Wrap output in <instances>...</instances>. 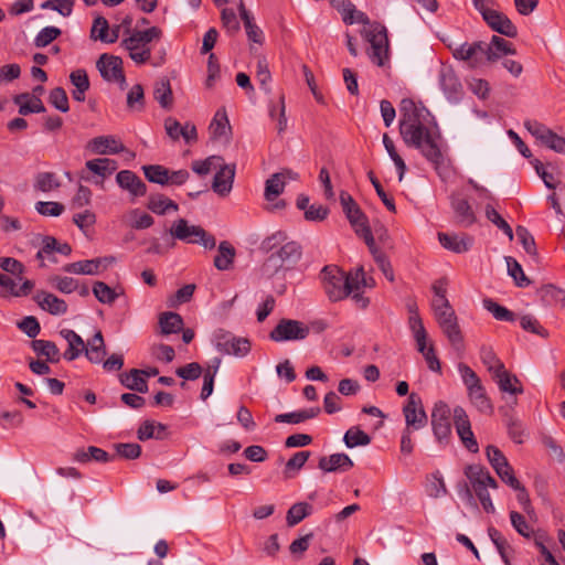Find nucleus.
<instances>
[{"mask_svg":"<svg viewBox=\"0 0 565 565\" xmlns=\"http://www.w3.org/2000/svg\"><path fill=\"white\" fill-rule=\"evenodd\" d=\"M482 303H483L484 309H487L489 312H491L492 316L494 317V319H497L499 321L513 322L516 320V316L513 311L499 305L497 301H494L491 298L483 299Z\"/></svg>","mask_w":565,"mask_h":565,"instance_id":"8fccbe9b","label":"nucleus"},{"mask_svg":"<svg viewBox=\"0 0 565 565\" xmlns=\"http://www.w3.org/2000/svg\"><path fill=\"white\" fill-rule=\"evenodd\" d=\"M285 189V173H274L265 183L264 196L267 201H274Z\"/></svg>","mask_w":565,"mask_h":565,"instance_id":"de8ad7c7","label":"nucleus"},{"mask_svg":"<svg viewBox=\"0 0 565 565\" xmlns=\"http://www.w3.org/2000/svg\"><path fill=\"white\" fill-rule=\"evenodd\" d=\"M480 358L488 372L491 373L492 376L499 372V367L500 370L505 367L504 364L497 358L495 353L489 348H482Z\"/></svg>","mask_w":565,"mask_h":565,"instance_id":"69168bd1","label":"nucleus"},{"mask_svg":"<svg viewBox=\"0 0 565 565\" xmlns=\"http://www.w3.org/2000/svg\"><path fill=\"white\" fill-rule=\"evenodd\" d=\"M486 51V60L488 63H494L503 56L516 54V50L513 43L498 35H492L490 42L487 43Z\"/></svg>","mask_w":565,"mask_h":565,"instance_id":"cd10ccee","label":"nucleus"},{"mask_svg":"<svg viewBox=\"0 0 565 565\" xmlns=\"http://www.w3.org/2000/svg\"><path fill=\"white\" fill-rule=\"evenodd\" d=\"M450 204L455 213L456 222L462 227H470L476 223V214L468 200L452 194Z\"/></svg>","mask_w":565,"mask_h":565,"instance_id":"bb28decb","label":"nucleus"},{"mask_svg":"<svg viewBox=\"0 0 565 565\" xmlns=\"http://www.w3.org/2000/svg\"><path fill=\"white\" fill-rule=\"evenodd\" d=\"M406 427L404 429L419 430L424 428L428 422L427 414L424 409L422 398L416 393H411L407 403L403 407Z\"/></svg>","mask_w":565,"mask_h":565,"instance_id":"dca6fc26","label":"nucleus"},{"mask_svg":"<svg viewBox=\"0 0 565 565\" xmlns=\"http://www.w3.org/2000/svg\"><path fill=\"white\" fill-rule=\"evenodd\" d=\"M85 355L89 362L98 364L104 361L106 355V347L104 337L100 331H97L94 337L87 342Z\"/></svg>","mask_w":565,"mask_h":565,"instance_id":"f704fd0d","label":"nucleus"},{"mask_svg":"<svg viewBox=\"0 0 565 565\" xmlns=\"http://www.w3.org/2000/svg\"><path fill=\"white\" fill-rule=\"evenodd\" d=\"M330 3L340 12L344 23L370 24L369 17L364 12L356 10L351 0H330Z\"/></svg>","mask_w":565,"mask_h":565,"instance_id":"a878e982","label":"nucleus"},{"mask_svg":"<svg viewBox=\"0 0 565 565\" xmlns=\"http://www.w3.org/2000/svg\"><path fill=\"white\" fill-rule=\"evenodd\" d=\"M437 321L451 345L457 350H461L463 347V337L455 311L441 313V318Z\"/></svg>","mask_w":565,"mask_h":565,"instance_id":"5701e85b","label":"nucleus"},{"mask_svg":"<svg viewBox=\"0 0 565 565\" xmlns=\"http://www.w3.org/2000/svg\"><path fill=\"white\" fill-rule=\"evenodd\" d=\"M320 279L326 295L332 302L344 299L354 290L360 289V285H366L362 267L356 270L354 276H345L337 266H324L320 273Z\"/></svg>","mask_w":565,"mask_h":565,"instance_id":"f03ea898","label":"nucleus"},{"mask_svg":"<svg viewBox=\"0 0 565 565\" xmlns=\"http://www.w3.org/2000/svg\"><path fill=\"white\" fill-rule=\"evenodd\" d=\"M116 454L128 460L137 459L141 455V446L136 443H119L114 445Z\"/></svg>","mask_w":565,"mask_h":565,"instance_id":"774afa93","label":"nucleus"},{"mask_svg":"<svg viewBox=\"0 0 565 565\" xmlns=\"http://www.w3.org/2000/svg\"><path fill=\"white\" fill-rule=\"evenodd\" d=\"M213 343L220 353L237 358L246 356L250 352L252 347L247 338L236 337L224 329H217L213 333Z\"/></svg>","mask_w":565,"mask_h":565,"instance_id":"9d476101","label":"nucleus"},{"mask_svg":"<svg viewBox=\"0 0 565 565\" xmlns=\"http://www.w3.org/2000/svg\"><path fill=\"white\" fill-rule=\"evenodd\" d=\"M102 77L108 82L126 83L122 60L119 56L102 54L96 63Z\"/></svg>","mask_w":565,"mask_h":565,"instance_id":"6ab92c4d","label":"nucleus"},{"mask_svg":"<svg viewBox=\"0 0 565 565\" xmlns=\"http://www.w3.org/2000/svg\"><path fill=\"white\" fill-rule=\"evenodd\" d=\"M399 134L407 147L417 149L435 168L444 162L443 136L430 111L405 98L399 108Z\"/></svg>","mask_w":565,"mask_h":565,"instance_id":"f257e3e1","label":"nucleus"},{"mask_svg":"<svg viewBox=\"0 0 565 565\" xmlns=\"http://www.w3.org/2000/svg\"><path fill=\"white\" fill-rule=\"evenodd\" d=\"M532 164L536 173L543 180L545 186L555 190L559 184L561 171L558 167L551 162L544 166L539 159H534Z\"/></svg>","mask_w":565,"mask_h":565,"instance_id":"72a5a7b5","label":"nucleus"},{"mask_svg":"<svg viewBox=\"0 0 565 565\" xmlns=\"http://www.w3.org/2000/svg\"><path fill=\"white\" fill-rule=\"evenodd\" d=\"M235 177V166L224 164L215 173L212 182V189L221 196H226L232 188Z\"/></svg>","mask_w":565,"mask_h":565,"instance_id":"c756f323","label":"nucleus"},{"mask_svg":"<svg viewBox=\"0 0 565 565\" xmlns=\"http://www.w3.org/2000/svg\"><path fill=\"white\" fill-rule=\"evenodd\" d=\"M116 259L113 256L85 259L66 264L63 267V270L66 273L77 275H98L102 270L106 269Z\"/></svg>","mask_w":565,"mask_h":565,"instance_id":"aec40b11","label":"nucleus"},{"mask_svg":"<svg viewBox=\"0 0 565 565\" xmlns=\"http://www.w3.org/2000/svg\"><path fill=\"white\" fill-rule=\"evenodd\" d=\"M238 9L248 40L262 45L264 43V33L262 29L254 22V18L247 11L243 1H241Z\"/></svg>","mask_w":565,"mask_h":565,"instance_id":"c9c22d12","label":"nucleus"},{"mask_svg":"<svg viewBox=\"0 0 565 565\" xmlns=\"http://www.w3.org/2000/svg\"><path fill=\"white\" fill-rule=\"evenodd\" d=\"M146 179L156 184L168 185L169 169L161 164H148L142 167Z\"/></svg>","mask_w":565,"mask_h":565,"instance_id":"09e8293b","label":"nucleus"},{"mask_svg":"<svg viewBox=\"0 0 565 565\" xmlns=\"http://www.w3.org/2000/svg\"><path fill=\"white\" fill-rule=\"evenodd\" d=\"M61 34V29L56 26H45L34 38V45L36 47H45L49 44H51L55 39H57Z\"/></svg>","mask_w":565,"mask_h":565,"instance_id":"0e129e2a","label":"nucleus"},{"mask_svg":"<svg viewBox=\"0 0 565 565\" xmlns=\"http://www.w3.org/2000/svg\"><path fill=\"white\" fill-rule=\"evenodd\" d=\"M287 234L278 231L270 236L266 237L260 245L262 250L271 253L268 257L269 262L279 263V266H294L299 262L302 255V248L299 243L295 241H287Z\"/></svg>","mask_w":565,"mask_h":565,"instance_id":"7ed1b4c3","label":"nucleus"},{"mask_svg":"<svg viewBox=\"0 0 565 565\" xmlns=\"http://www.w3.org/2000/svg\"><path fill=\"white\" fill-rule=\"evenodd\" d=\"M153 97L162 108L169 109L172 107L173 96L169 79L161 78L156 82L153 87Z\"/></svg>","mask_w":565,"mask_h":565,"instance_id":"37998d69","label":"nucleus"},{"mask_svg":"<svg viewBox=\"0 0 565 565\" xmlns=\"http://www.w3.org/2000/svg\"><path fill=\"white\" fill-rule=\"evenodd\" d=\"M430 423L436 440L439 444H447L451 436V425L450 409L445 402L439 401L434 405Z\"/></svg>","mask_w":565,"mask_h":565,"instance_id":"4468645a","label":"nucleus"},{"mask_svg":"<svg viewBox=\"0 0 565 565\" xmlns=\"http://www.w3.org/2000/svg\"><path fill=\"white\" fill-rule=\"evenodd\" d=\"M236 250L227 241H223L218 245L217 255L214 257V266L218 270H228L232 268Z\"/></svg>","mask_w":565,"mask_h":565,"instance_id":"4c0bfd02","label":"nucleus"},{"mask_svg":"<svg viewBox=\"0 0 565 565\" xmlns=\"http://www.w3.org/2000/svg\"><path fill=\"white\" fill-rule=\"evenodd\" d=\"M352 467V459L343 452L323 456L318 462V468L324 472H347Z\"/></svg>","mask_w":565,"mask_h":565,"instance_id":"c85d7f7f","label":"nucleus"},{"mask_svg":"<svg viewBox=\"0 0 565 565\" xmlns=\"http://www.w3.org/2000/svg\"><path fill=\"white\" fill-rule=\"evenodd\" d=\"M465 475L470 481L471 488L479 499L483 510L487 513H494L495 509L488 488L497 489V480L490 475L488 469L481 465L467 466Z\"/></svg>","mask_w":565,"mask_h":565,"instance_id":"423d86ee","label":"nucleus"},{"mask_svg":"<svg viewBox=\"0 0 565 565\" xmlns=\"http://www.w3.org/2000/svg\"><path fill=\"white\" fill-rule=\"evenodd\" d=\"M510 521H511L513 529L521 536H523L524 539H527V540L532 539V535L534 534V530L532 529V526H530V524L527 523V521L521 513H519L516 511H511L510 512Z\"/></svg>","mask_w":565,"mask_h":565,"instance_id":"052dcab7","label":"nucleus"},{"mask_svg":"<svg viewBox=\"0 0 565 565\" xmlns=\"http://www.w3.org/2000/svg\"><path fill=\"white\" fill-rule=\"evenodd\" d=\"M312 513V505L307 502H297L287 511L286 522L288 526H295Z\"/></svg>","mask_w":565,"mask_h":565,"instance_id":"a18cd8bd","label":"nucleus"},{"mask_svg":"<svg viewBox=\"0 0 565 565\" xmlns=\"http://www.w3.org/2000/svg\"><path fill=\"white\" fill-rule=\"evenodd\" d=\"M339 199L343 213L353 227L355 234L364 239L369 248H372L375 245V242L369 225L367 216L348 192L341 191Z\"/></svg>","mask_w":565,"mask_h":565,"instance_id":"0eeeda50","label":"nucleus"},{"mask_svg":"<svg viewBox=\"0 0 565 565\" xmlns=\"http://www.w3.org/2000/svg\"><path fill=\"white\" fill-rule=\"evenodd\" d=\"M147 207L157 215H164L169 211L177 212L179 210V205L163 194L150 195Z\"/></svg>","mask_w":565,"mask_h":565,"instance_id":"ea45409f","label":"nucleus"},{"mask_svg":"<svg viewBox=\"0 0 565 565\" xmlns=\"http://www.w3.org/2000/svg\"><path fill=\"white\" fill-rule=\"evenodd\" d=\"M498 384L499 390L502 393H509L511 395L522 394L523 386L516 375L510 373L505 367L499 369V372L492 376Z\"/></svg>","mask_w":565,"mask_h":565,"instance_id":"473e14b6","label":"nucleus"},{"mask_svg":"<svg viewBox=\"0 0 565 565\" xmlns=\"http://www.w3.org/2000/svg\"><path fill=\"white\" fill-rule=\"evenodd\" d=\"M438 77L440 88L446 97L451 102L459 100L462 94V85L454 68L443 64L439 68Z\"/></svg>","mask_w":565,"mask_h":565,"instance_id":"412c9836","label":"nucleus"},{"mask_svg":"<svg viewBox=\"0 0 565 565\" xmlns=\"http://www.w3.org/2000/svg\"><path fill=\"white\" fill-rule=\"evenodd\" d=\"M194 290H195L194 284L184 285L182 288L177 290V292L168 299V306L170 308H177L179 305L189 302L193 297Z\"/></svg>","mask_w":565,"mask_h":565,"instance_id":"680f3d73","label":"nucleus"},{"mask_svg":"<svg viewBox=\"0 0 565 565\" xmlns=\"http://www.w3.org/2000/svg\"><path fill=\"white\" fill-rule=\"evenodd\" d=\"M211 134L214 138L227 137L231 132V126L225 110H217L211 125Z\"/></svg>","mask_w":565,"mask_h":565,"instance_id":"3c124183","label":"nucleus"},{"mask_svg":"<svg viewBox=\"0 0 565 565\" xmlns=\"http://www.w3.org/2000/svg\"><path fill=\"white\" fill-rule=\"evenodd\" d=\"M524 127L542 146L565 154V137L557 135L537 120H525Z\"/></svg>","mask_w":565,"mask_h":565,"instance_id":"9b49d317","label":"nucleus"},{"mask_svg":"<svg viewBox=\"0 0 565 565\" xmlns=\"http://www.w3.org/2000/svg\"><path fill=\"white\" fill-rule=\"evenodd\" d=\"M438 241L444 248L457 254L468 252L473 244V238L467 234L438 233Z\"/></svg>","mask_w":565,"mask_h":565,"instance_id":"7c9ffc66","label":"nucleus"},{"mask_svg":"<svg viewBox=\"0 0 565 565\" xmlns=\"http://www.w3.org/2000/svg\"><path fill=\"white\" fill-rule=\"evenodd\" d=\"M117 184L128 191L134 198L143 196L147 193L146 183L132 171L121 170L116 175Z\"/></svg>","mask_w":565,"mask_h":565,"instance_id":"393cba45","label":"nucleus"},{"mask_svg":"<svg viewBox=\"0 0 565 565\" xmlns=\"http://www.w3.org/2000/svg\"><path fill=\"white\" fill-rule=\"evenodd\" d=\"M74 459L78 462H88L90 460L97 462H107L111 457L102 448L89 446L87 449H78L74 455Z\"/></svg>","mask_w":565,"mask_h":565,"instance_id":"c03bdc74","label":"nucleus"},{"mask_svg":"<svg viewBox=\"0 0 565 565\" xmlns=\"http://www.w3.org/2000/svg\"><path fill=\"white\" fill-rule=\"evenodd\" d=\"M93 294L102 303L111 305L116 301L118 295L104 281H96L93 286Z\"/></svg>","mask_w":565,"mask_h":565,"instance_id":"4d7b16f0","label":"nucleus"},{"mask_svg":"<svg viewBox=\"0 0 565 565\" xmlns=\"http://www.w3.org/2000/svg\"><path fill=\"white\" fill-rule=\"evenodd\" d=\"M34 189L41 192H50L58 189L61 182L54 172H39L34 179Z\"/></svg>","mask_w":565,"mask_h":565,"instance_id":"864d4df0","label":"nucleus"},{"mask_svg":"<svg viewBox=\"0 0 565 565\" xmlns=\"http://www.w3.org/2000/svg\"><path fill=\"white\" fill-rule=\"evenodd\" d=\"M505 262L508 266V274L513 278L515 285L521 288L527 287L531 284V280L524 274L519 262L511 256H507Z\"/></svg>","mask_w":565,"mask_h":565,"instance_id":"6e6d98bb","label":"nucleus"},{"mask_svg":"<svg viewBox=\"0 0 565 565\" xmlns=\"http://www.w3.org/2000/svg\"><path fill=\"white\" fill-rule=\"evenodd\" d=\"M169 232L173 238L186 244H200L206 249L216 246V239L212 234L200 225L190 224L185 218L174 221Z\"/></svg>","mask_w":565,"mask_h":565,"instance_id":"6e6552de","label":"nucleus"},{"mask_svg":"<svg viewBox=\"0 0 565 565\" xmlns=\"http://www.w3.org/2000/svg\"><path fill=\"white\" fill-rule=\"evenodd\" d=\"M320 407H312L308 409H302L298 412L278 414L275 417L276 423H287V424H299L307 419H311L317 417L320 414Z\"/></svg>","mask_w":565,"mask_h":565,"instance_id":"a19ab883","label":"nucleus"},{"mask_svg":"<svg viewBox=\"0 0 565 565\" xmlns=\"http://www.w3.org/2000/svg\"><path fill=\"white\" fill-rule=\"evenodd\" d=\"M488 535L491 539L492 543L495 545L503 563L505 565H510V559L507 555V548L510 547L508 541L503 537L501 532L493 526H490L488 529Z\"/></svg>","mask_w":565,"mask_h":565,"instance_id":"bf43d9fd","label":"nucleus"},{"mask_svg":"<svg viewBox=\"0 0 565 565\" xmlns=\"http://www.w3.org/2000/svg\"><path fill=\"white\" fill-rule=\"evenodd\" d=\"M362 31L363 38L371 44L367 55L372 63L384 66L390 58L387 30L380 23L366 24Z\"/></svg>","mask_w":565,"mask_h":565,"instance_id":"1a4fd4ad","label":"nucleus"},{"mask_svg":"<svg viewBox=\"0 0 565 565\" xmlns=\"http://www.w3.org/2000/svg\"><path fill=\"white\" fill-rule=\"evenodd\" d=\"M86 149L97 154H117L124 152L126 147L117 137L106 135L90 139L86 145Z\"/></svg>","mask_w":565,"mask_h":565,"instance_id":"4be33fe9","label":"nucleus"},{"mask_svg":"<svg viewBox=\"0 0 565 565\" xmlns=\"http://www.w3.org/2000/svg\"><path fill=\"white\" fill-rule=\"evenodd\" d=\"M520 324L521 328L527 332L537 334L542 338L548 337V331L543 326H541V323L535 317L531 315L522 316L520 319Z\"/></svg>","mask_w":565,"mask_h":565,"instance_id":"338daca9","label":"nucleus"},{"mask_svg":"<svg viewBox=\"0 0 565 565\" xmlns=\"http://www.w3.org/2000/svg\"><path fill=\"white\" fill-rule=\"evenodd\" d=\"M13 103L19 106V114L21 116H26L30 114H40L44 113L45 106L41 98L36 95H31L29 93H21L13 97Z\"/></svg>","mask_w":565,"mask_h":565,"instance_id":"2f4dec72","label":"nucleus"},{"mask_svg":"<svg viewBox=\"0 0 565 565\" xmlns=\"http://www.w3.org/2000/svg\"><path fill=\"white\" fill-rule=\"evenodd\" d=\"M31 347L36 354L45 356L51 363H57L61 360L60 350L53 341L33 340Z\"/></svg>","mask_w":565,"mask_h":565,"instance_id":"79ce46f5","label":"nucleus"},{"mask_svg":"<svg viewBox=\"0 0 565 565\" xmlns=\"http://www.w3.org/2000/svg\"><path fill=\"white\" fill-rule=\"evenodd\" d=\"M487 458L499 478L511 488L519 487V480L508 462L503 452L495 446L489 445L486 448Z\"/></svg>","mask_w":565,"mask_h":565,"instance_id":"2eb2a0df","label":"nucleus"},{"mask_svg":"<svg viewBox=\"0 0 565 565\" xmlns=\"http://www.w3.org/2000/svg\"><path fill=\"white\" fill-rule=\"evenodd\" d=\"M481 17L492 31L507 38H515L518 35V28L503 12L491 8L482 12Z\"/></svg>","mask_w":565,"mask_h":565,"instance_id":"a211bd4d","label":"nucleus"},{"mask_svg":"<svg viewBox=\"0 0 565 565\" xmlns=\"http://www.w3.org/2000/svg\"><path fill=\"white\" fill-rule=\"evenodd\" d=\"M33 300L38 303V306L49 312L52 316H62L67 312V303L65 300L58 298L57 296L46 292L44 290H39Z\"/></svg>","mask_w":565,"mask_h":565,"instance_id":"b1692460","label":"nucleus"},{"mask_svg":"<svg viewBox=\"0 0 565 565\" xmlns=\"http://www.w3.org/2000/svg\"><path fill=\"white\" fill-rule=\"evenodd\" d=\"M458 372L461 376L462 383L467 388L469 402L478 412L491 415L494 412L493 404L487 394L484 386L481 383L478 374L467 364L459 363Z\"/></svg>","mask_w":565,"mask_h":565,"instance_id":"39448f33","label":"nucleus"},{"mask_svg":"<svg viewBox=\"0 0 565 565\" xmlns=\"http://www.w3.org/2000/svg\"><path fill=\"white\" fill-rule=\"evenodd\" d=\"M343 441L348 448H354L369 445L371 437L360 427L353 426L344 434Z\"/></svg>","mask_w":565,"mask_h":565,"instance_id":"603ef678","label":"nucleus"},{"mask_svg":"<svg viewBox=\"0 0 565 565\" xmlns=\"http://www.w3.org/2000/svg\"><path fill=\"white\" fill-rule=\"evenodd\" d=\"M86 168L90 172L102 178H106L117 169V162L108 158L93 159L86 162Z\"/></svg>","mask_w":565,"mask_h":565,"instance_id":"49530a36","label":"nucleus"},{"mask_svg":"<svg viewBox=\"0 0 565 565\" xmlns=\"http://www.w3.org/2000/svg\"><path fill=\"white\" fill-rule=\"evenodd\" d=\"M50 104L62 113L70 110L68 97L63 87H55L50 92L49 95Z\"/></svg>","mask_w":565,"mask_h":565,"instance_id":"e2e57ef3","label":"nucleus"},{"mask_svg":"<svg viewBox=\"0 0 565 565\" xmlns=\"http://www.w3.org/2000/svg\"><path fill=\"white\" fill-rule=\"evenodd\" d=\"M486 49L487 43L483 41H476L472 43L465 42L451 49V53L456 60L468 63L471 68H477L488 63L486 60Z\"/></svg>","mask_w":565,"mask_h":565,"instance_id":"ddd939ff","label":"nucleus"},{"mask_svg":"<svg viewBox=\"0 0 565 565\" xmlns=\"http://www.w3.org/2000/svg\"><path fill=\"white\" fill-rule=\"evenodd\" d=\"M310 333V329L303 322L291 319H281L270 331L269 338L275 342L303 340Z\"/></svg>","mask_w":565,"mask_h":565,"instance_id":"f8f14e48","label":"nucleus"},{"mask_svg":"<svg viewBox=\"0 0 565 565\" xmlns=\"http://www.w3.org/2000/svg\"><path fill=\"white\" fill-rule=\"evenodd\" d=\"M129 36L122 39L121 46L128 52L129 57L138 65L146 64L151 57V42L159 41L162 30L151 26L147 30L129 31Z\"/></svg>","mask_w":565,"mask_h":565,"instance_id":"20e7f679","label":"nucleus"},{"mask_svg":"<svg viewBox=\"0 0 565 565\" xmlns=\"http://www.w3.org/2000/svg\"><path fill=\"white\" fill-rule=\"evenodd\" d=\"M120 383L128 390L138 393L148 392L147 380L140 375L139 369H131L129 372H125L119 376Z\"/></svg>","mask_w":565,"mask_h":565,"instance_id":"58836bf2","label":"nucleus"},{"mask_svg":"<svg viewBox=\"0 0 565 565\" xmlns=\"http://www.w3.org/2000/svg\"><path fill=\"white\" fill-rule=\"evenodd\" d=\"M484 214H486V217L488 218V221H490L492 224H494L498 228H500L508 237L510 241L513 239L514 235H513V230L512 227L508 224V222L498 213V211L495 210V207L488 203L484 207Z\"/></svg>","mask_w":565,"mask_h":565,"instance_id":"5fc2aeb1","label":"nucleus"},{"mask_svg":"<svg viewBox=\"0 0 565 565\" xmlns=\"http://www.w3.org/2000/svg\"><path fill=\"white\" fill-rule=\"evenodd\" d=\"M160 332L163 335L178 333L183 329V318L172 311L162 312L159 316Z\"/></svg>","mask_w":565,"mask_h":565,"instance_id":"e433bc0d","label":"nucleus"},{"mask_svg":"<svg viewBox=\"0 0 565 565\" xmlns=\"http://www.w3.org/2000/svg\"><path fill=\"white\" fill-rule=\"evenodd\" d=\"M454 423L457 434L465 447L471 452H478L479 447L471 429L470 419L461 406L454 408Z\"/></svg>","mask_w":565,"mask_h":565,"instance_id":"f3484780","label":"nucleus"},{"mask_svg":"<svg viewBox=\"0 0 565 565\" xmlns=\"http://www.w3.org/2000/svg\"><path fill=\"white\" fill-rule=\"evenodd\" d=\"M515 234L524 250L530 256H537L535 239L529 230L522 225H518L515 228Z\"/></svg>","mask_w":565,"mask_h":565,"instance_id":"13d9d810","label":"nucleus"}]
</instances>
